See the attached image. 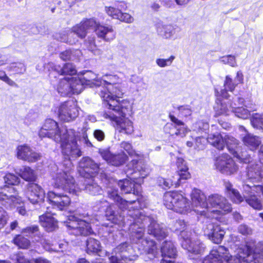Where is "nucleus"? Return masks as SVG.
I'll return each instance as SVG.
<instances>
[{"mask_svg": "<svg viewBox=\"0 0 263 263\" xmlns=\"http://www.w3.org/2000/svg\"><path fill=\"white\" fill-rule=\"evenodd\" d=\"M40 137H47L55 142H61L62 153L67 158H65L59 165L57 172L52 174L55 187L61 188L70 193L77 194L81 189L76 184L72 175L73 165L71 159L81 156L77 140L78 135L74 130L65 127L59 129L57 123L52 119L46 120L44 124L39 133Z\"/></svg>", "mask_w": 263, "mask_h": 263, "instance_id": "obj_1", "label": "nucleus"}, {"mask_svg": "<svg viewBox=\"0 0 263 263\" xmlns=\"http://www.w3.org/2000/svg\"><path fill=\"white\" fill-rule=\"evenodd\" d=\"M193 204L197 209H194L197 213L212 219H217L219 214H224L228 212L230 207L226 204V199L217 195L210 196L206 201L205 195L200 190L194 189L191 194Z\"/></svg>", "mask_w": 263, "mask_h": 263, "instance_id": "obj_2", "label": "nucleus"}, {"mask_svg": "<svg viewBox=\"0 0 263 263\" xmlns=\"http://www.w3.org/2000/svg\"><path fill=\"white\" fill-rule=\"evenodd\" d=\"M163 200L164 204L167 209L182 214L191 212L193 208H197L193 203L191 206L187 199L177 192L165 193Z\"/></svg>", "mask_w": 263, "mask_h": 263, "instance_id": "obj_3", "label": "nucleus"}, {"mask_svg": "<svg viewBox=\"0 0 263 263\" xmlns=\"http://www.w3.org/2000/svg\"><path fill=\"white\" fill-rule=\"evenodd\" d=\"M68 221L66 222V226L69 233L74 235L86 236L90 234L92 231L90 226L92 220L88 218L87 214H83L79 217L69 215Z\"/></svg>", "mask_w": 263, "mask_h": 263, "instance_id": "obj_4", "label": "nucleus"}, {"mask_svg": "<svg viewBox=\"0 0 263 263\" xmlns=\"http://www.w3.org/2000/svg\"><path fill=\"white\" fill-rule=\"evenodd\" d=\"M143 232V229L139 228L138 230L133 233L132 240L137 245L136 247L140 252V254L143 253L142 251H143L147 254V258L152 259L157 255V247L153 240L142 238Z\"/></svg>", "mask_w": 263, "mask_h": 263, "instance_id": "obj_5", "label": "nucleus"}, {"mask_svg": "<svg viewBox=\"0 0 263 263\" xmlns=\"http://www.w3.org/2000/svg\"><path fill=\"white\" fill-rule=\"evenodd\" d=\"M103 117L108 119L115 130L121 134L131 135L134 133V128L133 122L125 117L118 116L112 112H104Z\"/></svg>", "mask_w": 263, "mask_h": 263, "instance_id": "obj_6", "label": "nucleus"}, {"mask_svg": "<svg viewBox=\"0 0 263 263\" xmlns=\"http://www.w3.org/2000/svg\"><path fill=\"white\" fill-rule=\"evenodd\" d=\"M134 252L133 247L127 242L122 243L114 249L115 256L109 257L110 263H132L138 256Z\"/></svg>", "mask_w": 263, "mask_h": 263, "instance_id": "obj_7", "label": "nucleus"}, {"mask_svg": "<svg viewBox=\"0 0 263 263\" xmlns=\"http://www.w3.org/2000/svg\"><path fill=\"white\" fill-rule=\"evenodd\" d=\"M106 96L105 94L102 92L100 94V97L104 101V105L108 109V111L105 112H114L118 116L125 117L126 113L130 109L131 105L129 102L127 100H122L119 102L118 100L112 99L113 97L110 96L108 93Z\"/></svg>", "mask_w": 263, "mask_h": 263, "instance_id": "obj_8", "label": "nucleus"}, {"mask_svg": "<svg viewBox=\"0 0 263 263\" xmlns=\"http://www.w3.org/2000/svg\"><path fill=\"white\" fill-rule=\"evenodd\" d=\"M176 164L178 167V174L179 178H177V181H172L170 179H165L160 177L158 179V185L164 189L170 188L171 186L177 187L179 185L181 180H186L190 178V174L188 172V167L184 160L182 158H179L177 160Z\"/></svg>", "mask_w": 263, "mask_h": 263, "instance_id": "obj_9", "label": "nucleus"}, {"mask_svg": "<svg viewBox=\"0 0 263 263\" xmlns=\"http://www.w3.org/2000/svg\"><path fill=\"white\" fill-rule=\"evenodd\" d=\"M239 260L248 263H263V249L259 252H253L252 248L245 245L237 249Z\"/></svg>", "mask_w": 263, "mask_h": 263, "instance_id": "obj_10", "label": "nucleus"}, {"mask_svg": "<svg viewBox=\"0 0 263 263\" xmlns=\"http://www.w3.org/2000/svg\"><path fill=\"white\" fill-rule=\"evenodd\" d=\"M78 114V108L73 101L65 102L59 107V117L64 121L69 122L74 120L77 117Z\"/></svg>", "mask_w": 263, "mask_h": 263, "instance_id": "obj_11", "label": "nucleus"}, {"mask_svg": "<svg viewBox=\"0 0 263 263\" xmlns=\"http://www.w3.org/2000/svg\"><path fill=\"white\" fill-rule=\"evenodd\" d=\"M0 201L4 202L5 206L12 207L20 203L22 200L16 190L4 185L0 187Z\"/></svg>", "mask_w": 263, "mask_h": 263, "instance_id": "obj_12", "label": "nucleus"}, {"mask_svg": "<svg viewBox=\"0 0 263 263\" xmlns=\"http://www.w3.org/2000/svg\"><path fill=\"white\" fill-rule=\"evenodd\" d=\"M229 250L224 246L213 249L202 260V263H229Z\"/></svg>", "mask_w": 263, "mask_h": 263, "instance_id": "obj_13", "label": "nucleus"}, {"mask_svg": "<svg viewBox=\"0 0 263 263\" xmlns=\"http://www.w3.org/2000/svg\"><path fill=\"white\" fill-rule=\"evenodd\" d=\"M204 233L210 240L215 243H220L225 234L223 228L214 222L208 221L204 228Z\"/></svg>", "mask_w": 263, "mask_h": 263, "instance_id": "obj_14", "label": "nucleus"}, {"mask_svg": "<svg viewBox=\"0 0 263 263\" xmlns=\"http://www.w3.org/2000/svg\"><path fill=\"white\" fill-rule=\"evenodd\" d=\"M98 170V164L89 158H83L79 163L78 171L84 178L94 177Z\"/></svg>", "mask_w": 263, "mask_h": 263, "instance_id": "obj_15", "label": "nucleus"}, {"mask_svg": "<svg viewBox=\"0 0 263 263\" xmlns=\"http://www.w3.org/2000/svg\"><path fill=\"white\" fill-rule=\"evenodd\" d=\"M26 195L32 204H36L44 200L45 192L37 184L31 183L27 185Z\"/></svg>", "mask_w": 263, "mask_h": 263, "instance_id": "obj_16", "label": "nucleus"}, {"mask_svg": "<svg viewBox=\"0 0 263 263\" xmlns=\"http://www.w3.org/2000/svg\"><path fill=\"white\" fill-rule=\"evenodd\" d=\"M47 198L52 205L60 210H63L67 208L71 202L70 198L67 195L58 194L52 191L48 193Z\"/></svg>", "mask_w": 263, "mask_h": 263, "instance_id": "obj_17", "label": "nucleus"}, {"mask_svg": "<svg viewBox=\"0 0 263 263\" xmlns=\"http://www.w3.org/2000/svg\"><path fill=\"white\" fill-rule=\"evenodd\" d=\"M97 21L95 19L92 18H85L81 22L74 26L72 29V32L77 35V36L81 39L84 38L87 33V30L93 28L96 26Z\"/></svg>", "mask_w": 263, "mask_h": 263, "instance_id": "obj_18", "label": "nucleus"}, {"mask_svg": "<svg viewBox=\"0 0 263 263\" xmlns=\"http://www.w3.org/2000/svg\"><path fill=\"white\" fill-rule=\"evenodd\" d=\"M100 154L108 163L116 166L124 164L127 159L126 155L123 153L114 155L107 149H102L100 151Z\"/></svg>", "mask_w": 263, "mask_h": 263, "instance_id": "obj_19", "label": "nucleus"}, {"mask_svg": "<svg viewBox=\"0 0 263 263\" xmlns=\"http://www.w3.org/2000/svg\"><path fill=\"white\" fill-rule=\"evenodd\" d=\"M181 246L189 252L194 254H202L205 249L204 244L200 240L198 239L193 240L188 237L182 240Z\"/></svg>", "mask_w": 263, "mask_h": 263, "instance_id": "obj_20", "label": "nucleus"}, {"mask_svg": "<svg viewBox=\"0 0 263 263\" xmlns=\"http://www.w3.org/2000/svg\"><path fill=\"white\" fill-rule=\"evenodd\" d=\"M17 157L21 159L33 162L40 159L41 155L32 151L28 146L24 145L17 148Z\"/></svg>", "mask_w": 263, "mask_h": 263, "instance_id": "obj_21", "label": "nucleus"}, {"mask_svg": "<svg viewBox=\"0 0 263 263\" xmlns=\"http://www.w3.org/2000/svg\"><path fill=\"white\" fill-rule=\"evenodd\" d=\"M93 29H95L97 36L105 41L109 42L116 37V32L111 26L101 25L97 22V25Z\"/></svg>", "mask_w": 263, "mask_h": 263, "instance_id": "obj_22", "label": "nucleus"}, {"mask_svg": "<svg viewBox=\"0 0 263 263\" xmlns=\"http://www.w3.org/2000/svg\"><path fill=\"white\" fill-rule=\"evenodd\" d=\"M157 34L164 39H171L175 33L176 26L171 24H164L161 22L156 25Z\"/></svg>", "mask_w": 263, "mask_h": 263, "instance_id": "obj_23", "label": "nucleus"}, {"mask_svg": "<svg viewBox=\"0 0 263 263\" xmlns=\"http://www.w3.org/2000/svg\"><path fill=\"white\" fill-rule=\"evenodd\" d=\"M161 253L163 259L161 263H173L167 258H173L176 256V250L174 244L171 241H165L161 247Z\"/></svg>", "mask_w": 263, "mask_h": 263, "instance_id": "obj_24", "label": "nucleus"}, {"mask_svg": "<svg viewBox=\"0 0 263 263\" xmlns=\"http://www.w3.org/2000/svg\"><path fill=\"white\" fill-rule=\"evenodd\" d=\"M215 166L216 168L221 173L229 174L230 170V157L229 155L223 154L216 158Z\"/></svg>", "mask_w": 263, "mask_h": 263, "instance_id": "obj_25", "label": "nucleus"}, {"mask_svg": "<svg viewBox=\"0 0 263 263\" xmlns=\"http://www.w3.org/2000/svg\"><path fill=\"white\" fill-rule=\"evenodd\" d=\"M118 186L121 190L125 193H130L133 192L134 194H138L140 185L135 183V180L126 179L120 180L118 182Z\"/></svg>", "mask_w": 263, "mask_h": 263, "instance_id": "obj_26", "label": "nucleus"}, {"mask_svg": "<svg viewBox=\"0 0 263 263\" xmlns=\"http://www.w3.org/2000/svg\"><path fill=\"white\" fill-rule=\"evenodd\" d=\"M231 153L236 161L249 164L253 161V158L247 152H242L241 146H236V149L231 148Z\"/></svg>", "mask_w": 263, "mask_h": 263, "instance_id": "obj_27", "label": "nucleus"}, {"mask_svg": "<svg viewBox=\"0 0 263 263\" xmlns=\"http://www.w3.org/2000/svg\"><path fill=\"white\" fill-rule=\"evenodd\" d=\"M147 232L158 239H163L166 236L165 230L154 220L151 221Z\"/></svg>", "mask_w": 263, "mask_h": 263, "instance_id": "obj_28", "label": "nucleus"}, {"mask_svg": "<svg viewBox=\"0 0 263 263\" xmlns=\"http://www.w3.org/2000/svg\"><path fill=\"white\" fill-rule=\"evenodd\" d=\"M116 208V205L114 204H111L107 206L105 211V216L107 219L111 221L112 223L120 224L122 222H124L125 219L124 216L121 214H116L115 211Z\"/></svg>", "mask_w": 263, "mask_h": 263, "instance_id": "obj_29", "label": "nucleus"}, {"mask_svg": "<svg viewBox=\"0 0 263 263\" xmlns=\"http://www.w3.org/2000/svg\"><path fill=\"white\" fill-rule=\"evenodd\" d=\"M107 194L109 198L118 203V206L121 209H126L128 204H132L135 201H127L121 198L118 194L117 190L111 187H108Z\"/></svg>", "mask_w": 263, "mask_h": 263, "instance_id": "obj_30", "label": "nucleus"}, {"mask_svg": "<svg viewBox=\"0 0 263 263\" xmlns=\"http://www.w3.org/2000/svg\"><path fill=\"white\" fill-rule=\"evenodd\" d=\"M40 222L48 231H53L57 227V221L49 213L40 216Z\"/></svg>", "mask_w": 263, "mask_h": 263, "instance_id": "obj_31", "label": "nucleus"}, {"mask_svg": "<svg viewBox=\"0 0 263 263\" xmlns=\"http://www.w3.org/2000/svg\"><path fill=\"white\" fill-rule=\"evenodd\" d=\"M242 141L243 144L252 151L256 150L261 143L258 137L248 133L242 137Z\"/></svg>", "mask_w": 263, "mask_h": 263, "instance_id": "obj_32", "label": "nucleus"}, {"mask_svg": "<svg viewBox=\"0 0 263 263\" xmlns=\"http://www.w3.org/2000/svg\"><path fill=\"white\" fill-rule=\"evenodd\" d=\"M84 181L85 191L92 195L100 194L101 192V189L97 183L96 182L93 177H90L87 178Z\"/></svg>", "mask_w": 263, "mask_h": 263, "instance_id": "obj_33", "label": "nucleus"}, {"mask_svg": "<svg viewBox=\"0 0 263 263\" xmlns=\"http://www.w3.org/2000/svg\"><path fill=\"white\" fill-rule=\"evenodd\" d=\"M81 79L84 82L85 85L92 86V85L96 86L102 85V81H101V79H98L97 75L90 71H86Z\"/></svg>", "mask_w": 263, "mask_h": 263, "instance_id": "obj_34", "label": "nucleus"}, {"mask_svg": "<svg viewBox=\"0 0 263 263\" xmlns=\"http://www.w3.org/2000/svg\"><path fill=\"white\" fill-rule=\"evenodd\" d=\"M86 252L88 254H98L102 250L100 241L93 238H89L86 241Z\"/></svg>", "mask_w": 263, "mask_h": 263, "instance_id": "obj_35", "label": "nucleus"}, {"mask_svg": "<svg viewBox=\"0 0 263 263\" xmlns=\"http://www.w3.org/2000/svg\"><path fill=\"white\" fill-rule=\"evenodd\" d=\"M206 140L210 144L219 150H222L226 145V140L219 134L210 135Z\"/></svg>", "mask_w": 263, "mask_h": 263, "instance_id": "obj_36", "label": "nucleus"}, {"mask_svg": "<svg viewBox=\"0 0 263 263\" xmlns=\"http://www.w3.org/2000/svg\"><path fill=\"white\" fill-rule=\"evenodd\" d=\"M71 78L67 77L62 79L58 86L57 90L62 96H66L71 93Z\"/></svg>", "mask_w": 263, "mask_h": 263, "instance_id": "obj_37", "label": "nucleus"}, {"mask_svg": "<svg viewBox=\"0 0 263 263\" xmlns=\"http://www.w3.org/2000/svg\"><path fill=\"white\" fill-rule=\"evenodd\" d=\"M18 173L24 180L27 181H34L37 178L34 171L28 166H22Z\"/></svg>", "mask_w": 263, "mask_h": 263, "instance_id": "obj_38", "label": "nucleus"}, {"mask_svg": "<svg viewBox=\"0 0 263 263\" xmlns=\"http://www.w3.org/2000/svg\"><path fill=\"white\" fill-rule=\"evenodd\" d=\"M120 84L114 85L111 86L110 89H108L105 87H102L101 90L99 95L103 92L104 94H105L106 96H107L106 93H108L110 96H112V99L117 100L116 98H120L123 94V90L119 86Z\"/></svg>", "mask_w": 263, "mask_h": 263, "instance_id": "obj_39", "label": "nucleus"}, {"mask_svg": "<svg viewBox=\"0 0 263 263\" xmlns=\"http://www.w3.org/2000/svg\"><path fill=\"white\" fill-rule=\"evenodd\" d=\"M102 84H107L106 88L110 89L111 86L120 84L122 80L117 75L115 74H105L102 76Z\"/></svg>", "mask_w": 263, "mask_h": 263, "instance_id": "obj_40", "label": "nucleus"}, {"mask_svg": "<svg viewBox=\"0 0 263 263\" xmlns=\"http://www.w3.org/2000/svg\"><path fill=\"white\" fill-rule=\"evenodd\" d=\"M245 199L247 203L253 209L257 210H261L262 209L261 200L255 195H250L245 197Z\"/></svg>", "mask_w": 263, "mask_h": 263, "instance_id": "obj_41", "label": "nucleus"}, {"mask_svg": "<svg viewBox=\"0 0 263 263\" xmlns=\"http://www.w3.org/2000/svg\"><path fill=\"white\" fill-rule=\"evenodd\" d=\"M84 82L81 78L77 79L71 77V92L72 93H80L84 88Z\"/></svg>", "mask_w": 263, "mask_h": 263, "instance_id": "obj_42", "label": "nucleus"}, {"mask_svg": "<svg viewBox=\"0 0 263 263\" xmlns=\"http://www.w3.org/2000/svg\"><path fill=\"white\" fill-rule=\"evenodd\" d=\"M170 118L171 120L174 123H175L176 126H183V127L181 128H177L176 126H175V128L177 129V132L175 134V135L179 136L181 137L184 136L187 132V130L186 128L184 127V123L173 115H170Z\"/></svg>", "mask_w": 263, "mask_h": 263, "instance_id": "obj_43", "label": "nucleus"}, {"mask_svg": "<svg viewBox=\"0 0 263 263\" xmlns=\"http://www.w3.org/2000/svg\"><path fill=\"white\" fill-rule=\"evenodd\" d=\"M81 54L79 50H67L60 53V58L64 61L74 60L75 57H78Z\"/></svg>", "mask_w": 263, "mask_h": 263, "instance_id": "obj_44", "label": "nucleus"}, {"mask_svg": "<svg viewBox=\"0 0 263 263\" xmlns=\"http://www.w3.org/2000/svg\"><path fill=\"white\" fill-rule=\"evenodd\" d=\"M13 242L20 248L27 249L30 246V241L21 235H17L13 239Z\"/></svg>", "mask_w": 263, "mask_h": 263, "instance_id": "obj_45", "label": "nucleus"}, {"mask_svg": "<svg viewBox=\"0 0 263 263\" xmlns=\"http://www.w3.org/2000/svg\"><path fill=\"white\" fill-rule=\"evenodd\" d=\"M22 233L26 234L27 236H37L39 238L40 237L39 227L36 225H32L26 227L22 230Z\"/></svg>", "mask_w": 263, "mask_h": 263, "instance_id": "obj_46", "label": "nucleus"}, {"mask_svg": "<svg viewBox=\"0 0 263 263\" xmlns=\"http://www.w3.org/2000/svg\"><path fill=\"white\" fill-rule=\"evenodd\" d=\"M4 179L5 183L7 184L6 185L10 187H12V186H10L9 185H16L20 182L19 178L17 176L11 173L7 174L4 177ZM14 189L15 190L14 187Z\"/></svg>", "mask_w": 263, "mask_h": 263, "instance_id": "obj_47", "label": "nucleus"}, {"mask_svg": "<svg viewBox=\"0 0 263 263\" xmlns=\"http://www.w3.org/2000/svg\"><path fill=\"white\" fill-rule=\"evenodd\" d=\"M84 44L88 50L92 52L94 51L95 54H99L100 53V51L96 49L95 36H88L87 40L85 41Z\"/></svg>", "mask_w": 263, "mask_h": 263, "instance_id": "obj_48", "label": "nucleus"}, {"mask_svg": "<svg viewBox=\"0 0 263 263\" xmlns=\"http://www.w3.org/2000/svg\"><path fill=\"white\" fill-rule=\"evenodd\" d=\"M252 126L257 129H263V117L261 115L255 114L251 120Z\"/></svg>", "mask_w": 263, "mask_h": 263, "instance_id": "obj_49", "label": "nucleus"}, {"mask_svg": "<svg viewBox=\"0 0 263 263\" xmlns=\"http://www.w3.org/2000/svg\"><path fill=\"white\" fill-rule=\"evenodd\" d=\"M143 165L141 162H136V164L134 166V174H137L136 171H138L139 173V177L140 178H144L149 173V170Z\"/></svg>", "mask_w": 263, "mask_h": 263, "instance_id": "obj_50", "label": "nucleus"}, {"mask_svg": "<svg viewBox=\"0 0 263 263\" xmlns=\"http://www.w3.org/2000/svg\"><path fill=\"white\" fill-rule=\"evenodd\" d=\"M186 227V224L183 220H178L176 221V222L174 224V229L176 231H180L181 232V236L182 238V240L184 238H186L185 237V233L186 232L184 231L185 228Z\"/></svg>", "mask_w": 263, "mask_h": 263, "instance_id": "obj_51", "label": "nucleus"}, {"mask_svg": "<svg viewBox=\"0 0 263 263\" xmlns=\"http://www.w3.org/2000/svg\"><path fill=\"white\" fill-rule=\"evenodd\" d=\"M105 11L112 18L118 20L121 11L119 8H116L114 7L105 6Z\"/></svg>", "mask_w": 263, "mask_h": 263, "instance_id": "obj_52", "label": "nucleus"}, {"mask_svg": "<svg viewBox=\"0 0 263 263\" xmlns=\"http://www.w3.org/2000/svg\"><path fill=\"white\" fill-rule=\"evenodd\" d=\"M75 67L71 63H67L59 71L61 74L73 75L76 73Z\"/></svg>", "mask_w": 263, "mask_h": 263, "instance_id": "obj_53", "label": "nucleus"}, {"mask_svg": "<svg viewBox=\"0 0 263 263\" xmlns=\"http://www.w3.org/2000/svg\"><path fill=\"white\" fill-rule=\"evenodd\" d=\"M233 111L234 112L236 116L243 119L248 118L250 115V111L242 107L235 108Z\"/></svg>", "mask_w": 263, "mask_h": 263, "instance_id": "obj_54", "label": "nucleus"}, {"mask_svg": "<svg viewBox=\"0 0 263 263\" xmlns=\"http://www.w3.org/2000/svg\"><path fill=\"white\" fill-rule=\"evenodd\" d=\"M175 58V57L174 55H171L170 58L166 59L159 58L156 59V63L160 67H165L171 65Z\"/></svg>", "mask_w": 263, "mask_h": 263, "instance_id": "obj_55", "label": "nucleus"}, {"mask_svg": "<svg viewBox=\"0 0 263 263\" xmlns=\"http://www.w3.org/2000/svg\"><path fill=\"white\" fill-rule=\"evenodd\" d=\"M244 199L245 197H242L238 191L231 189V200L234 203H240Z\"/></svg>", "mask_w": 263, "mask_h": 263, "instance_id": "obj_56", "label": "nucleus"}, {"mask_svg": "<svg viewBox=\"0 0 263 263\" xmlns=\"http://www.w3.org/2000/svg\"><path fill=\"white\" fill-rule=\"evenodd\" d=\"M118 20L122 22L130 24L134 22V18L130 14L126 12L123 13L121 11Z\"/></svg>", "mask_w": 263, "mask_h": 263, "instance_id": "obj_57", "label": "nucleus"}, {"mask_svg": "<svg viewBox=\"0 0 263 263\" xmlns=\"http://www.w3.org/2000/svg\"><path fill=\"white\" fill-rule=\"evenodd\" d=\"M0 79L7 83L10 86L15 87L17 86V84L6 75L4 71L0 70Z\"/></svg>", "mask_w": 263, "mask_h": 263, "instance_id": "obj_58", "label": "nucleus"}, {"mask_svg": "<svg viewBox=\"0 0 263 263\" xmlns=\"http://www.w3.org/2000/svg\"><path fill=\"white\" fill-rule=\"evenodd\" d=\"M214 109L218 115H221L227 112V106L226 104L220 102H217L216 105L214 106Z\"/></svg>", "mask_w": 263, "mask_h": 263, "instance_id": "obj_59", "label": "nucleus"}, {"mask_svg": "<svg viewBox=\"0 0 263 263\" xmlns=\"http://www.w3.org/2000/svg\"><path fill=\"white\" fill-rule=\"evenodd\" d=\"M121 147L125 151H126L129 155L133 156L135 154V152L133 150L131 144L128 142H122L121 143Z\"/></svg>", "mask_w": 263, "mask_h": 263, "instance_id": "obj_60", "label": "nucleus"}, {"mask_svg": "<svg viewBox=\"0 0 263 263\" xmlns=\"http://www.w3.org/2000/svg\"><path fill=\"white\" fill-rule=\"evenodd\" d=\"M41 243L44 249L48 252H55L56 249L52 247V245H51L48 240L42 239L40 240Z\"/></svg>", "mask_w": 263, "mask_h": 263, "instance_id": "obj_61", "label": "nucleus"}, {"mask_svg": "<svg viewBox=\"0 0 263 263\" xmlns=\"http://www.w3.org/2000/svg\"><path fill=\"white\" fill-rule=\"evenodd\" d=\"M180 113L184 116H188L191 115L192 110L189 106H180L178 107Z\"/></svg>", "mask_w": 263, "mask_h": 263, "instance_id": "obj_62", "label": "nucleus"}, {"mask_svg": "<svg viewBox=\"0 0 263 263\" xmlns=\"http://www.w3.org/2000/svg\"><path fill=\"white\" fill-rule=\"evenodd\" d=\"M224 88L221 91V95L223 98L228 99L229 97V91L230 90V84L228 82H226L224 85Z\"/></svg>", "mask_w": 263, "mask_h": 263, "instance_id": "obj_63", "label": "nucleus"}, {"mask_svg": "<svg viewBox=\"0 0 263 263\" xmlns=\"http://www.w3.org/2000/svg\"><path fill=\"white\" fill-rule=\"evenodd\" d=\"M94 137L99 141H103L105 138L104 133L100 129H96L93 132Z\"/></svg>", "mask_w": 263, "mask_h": 263, "instance_id": "obj_64", "label": "nucleus"}]
</instances>
